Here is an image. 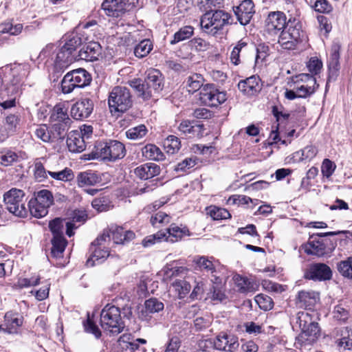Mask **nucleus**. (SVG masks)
I'll use <instances>...</instances> for the list:
<instances>
[{
	"mask_svg": "<svg viewBox=\"0 0 352 352\" xmlns=\"http://www.w3.org/2000/svg\"><path fill=\"white\" fill-rule=\"evenodd\" d=\"M153 48V45L149 39H144L136 45L134 50V54L138 58H143L147 56Z\"/></svg>",
	"mask_w": 352,
	"mask_h": 352,
	"instance_id": "obj_42",
	"label": "nucleus"
},
{
	"mask_svg": "<svg viewBox=\"0 0 352 352\" xmlns=\"http://www.w3.org/2000/svg\"><path fill=\"white\" fill-rule=\"evenodd\" d=\"M44 206L49 208L54 201V198L52 192L48 190H41L38 191L34 199Z\"/></svg>",
	"mask_w": 352,
	"mask_h": 352,
	"instance_id": "obj_46",
	"label": "nucleus"
},
{
	"mask_svg": "<svg viewBox=\"0 0 352 352\" xmlns=\"http://www.w3.org/2000/svg\"><path fill=\"white\" fill-rule=\"evenodd\" d=\"M28 206L30 214L36 218L45 217L48 212L49 208L39 204L34 199L30 200Z\"/></svg>",
	"mask_w": 352,
	"mask_h": 352,
	"instance_id": "obj_40",
	"label": "nucleus"
},
{
	"mask_svg": "<svg viewBox=\"0 0 352 352\" xmlns=\"http://www.w3.org/2000/svg\"><path fill=\"white\" fill-rule=\"evenodd\" d=\"M331 277V268L320 263L311 264L304 273V278L308 280L322 281L330 280Z\"/></svg>",
	"mask_w": 352,
	"mask_h": 352,
	"instance_id": "obj_17",
	"label": "nucleus"
},
{
	"mask_svg": "<svg viewBox=\"0 0 352 352\" xmlns=\"http://www.w3.org/2000/svg\"><path fill=\"white\" fill-rule=\"evenodd\" d=\"M214 278V283L216 284L215 286L212 287V290L211 291V296L210 298L213 300L222 301L226 298V295L221 290V287L219 283H221V279L219 277H217L214 275H212ZM213 281V280H212Z\"/></svg>",
	"mask_w": 352,
	"mask_h": 352,
	"instance_id": "obj_55",
	"label": "nucleus"
},
{
	"mask_svg": "<svg viewBox=\"0 0 352 352\" xmlns=\"http://www.w3.org/2000/svg\"><path fill=\"white\" fill-rule=\"evenodd\" d=\"M190 234L186 226H177L175 223H172L166 232L160 231L146 237L142 241V245L144 247H148L162 240L174 243L182 240L184 236H190Z\"/></svg>",
	"mask_w": 352,
	"mask_h": 352,
	"instance_id": "obj_5",
	"label": "nucleus"
},
{
	"mask_svg": "<svg viewBox=\"0 0 352 352\" xmlns=\"http://www.w3.org/2000/svg\"><path fill=\"white\" fill-rule=\"evenodd\" d=\"M178 129L181 133L185 135H190V136H199L202 131L203 125L192 124V122L188 120H184L180 123Z\"/></svg>",
	"mask_w": 352,
	"mask_h": 352,
	"instance_id": "obj_36",
	"label": "nucleus"
},
{
	"mask_svg": "<svg viewBox=\"0 0 352 352\" xmlns=\"http://www.w3.org/2000/svg\"><path fill=\"white\" fill-rule=\"evenodd\" d=\"M130 86L136 91L137 96L144 100H148L153 95V91L159 92L164 87L162 73L155 69H150L146 72V77L143 81L138 78L129 82Z\"/></svg>",
	"mask_w": 352,
	"mask_h": 352,
	"instance_id": "obj_3",
	"label": "nucleus"
},
{
	"mask_svg": "<svg viewBox=\"0 0 352 352\" xmlns=\"http://www.w3.org/2000/svg\"><path fill=\"white\" fill-rule=\"evenodd\" d=\"M318 88L307 86V85H299V83L295 84L294 89L298 94V96L300 98H307L312 95Z\"/></svg>",
	"mask_w": 352,
	"mask_h": 352,
	"instance_id": "obj_61",
	"label": "nucleus"
},
{
	"mask_svg": "<svg viewBox=\"0 0 352 352\" xmlns=\"http://www.w3.org/2000/svg\"><path fill=\"white\" fill-rule=\"evenodd\" d=\"M17 155L12 151L0 153V164L4 166L11 165L14 162L16 161Z\"/></svg>",
	"mask_w": 352,
	"mask_h": 352,
	"instance_id": "obj_63",
	"label": "nucleus"
},
{
	"mask_svg": "<svg viewBox=\"0 0 352 352\" xmlns=\"http://www.w3.org/2000/svg\"><path fill=\"white\" fill-rule=\"evenodd\" d=\"M49 228L53 234L54 237L63 236L64 221L60 218H56L49 223Z\"/></svg>",
	"mask_w": 352,
	"mask_h": 352,
	"instance_id": "obj_54",
	"label": "nucleus"
},
{
	"mask_svg": "<svg viewBox=\"0 0 352 352\" xmlns=\"http://www.w3.org/2000/svg\"><path fill=\"white\" fill-rule=\"evenodd\" d=\"M238 88L244 95L252 96L257 94L262 89L258 76H252L238 83Z\"/></svg>",
	"mask_w": 352,
	"mask_h": 352,
	"instance_id": "obj_22",
	"label": "nucleus"
},
{
	"mask_svg": "<svg viewBox=\"0 0 352 352\" xmlns=\"http://www.w3.org/2000/svg\"><path fill=\"white\" fill-rule=\"evenodd\" d=\"M143 155L148 159L155 161H162L164 155L161 150L154 144H148L142 149Z\"/></svg>",
	"mask_w": 352,
	"mask_h": 352,
	"instance_id": "obj_39",
	"label": "nucleus"
},
{
	"mask_svg": "<svg viewBox=\"0 0 352 352\" xmlns=\"http://www.w3.org/2000/svg\"><path fill=\"white\" fill-rule=\"evenodd\" d=\"M172 286L175 291L177 293L179 298H183L189 293L191 289L190 285L184 280H175Z\"/></svg>",
	"mask_w": 352,
	"mask_h": 352,
	"instance_id": "obj_45",
	"label": "nucleus"
},
{
	"mask_svg": "<svg viewBox=\"0 0 352 352\" xmlns=\"http://www.w3.org/2000/svg\"><path fill=\"white\" fill-rule=\"evenodd\" d=\"M287 25L286 15L280 11L270 12L265 19V32L272 36L278 35Z\"/></svg>",
	"mask_w": 352,
	"mask_h": 352,
	"instance_id": "obj_15",
	"label": "nucleus"
},
{
	"mask_svg": "<svg viewBox=\"0 0 352 352\" xmlns=\"http://www.w3.org/2000/svg\"><path fill=\"white\" fill-rule=\"evenodd\" d=\"M318 294L313 291H300L298 294L296 305L299 307L311 309L318 300Z\"/></svg>",
	"mask_w": 352,
	"mask_h": 352,
	"instance_id": "obj_29",
	"label": "nucleus"
},
{
	"mask_svg": "<svg viewBox=\"0 0 352 352\" xmlns=\"http://www.w3.org/2000/svg\"><path fill=\"white\" fill-rule=\"evenodd\" d=\"M118 342L120 345L126 351V352H134L135 351H139V352H146V349L144 348H140V345L135 342V340L133 342L130 341V335H122L120 337Z\"/></svg>",
	"mask_w": 352,
	"mask_h": 352,
	"instance_id": "obj_37",
	"label": "nucleus"
},
{
	"mask_svg": "<svg viewBox=\"0 0 352 352\" xmlns=\"http://www.w3.org/2000/svg\"><path fill=\"white\" fill-rule=\"evenodd\" d=\"M91 206L98 212H105L113 207V205L107 197L95 198L91 202Z\"/></svg>",
	"mask_w": 352,
	"mask_h": 352,
	"instance_id": "obj_44",
	"label": "nucleus"
},
{
	"mask_svg": "<svg viewBox=\"0 0 352 352\" xmlns=\"http://www.w3.org/2000/svg\"><path fill=\"white\" fill-rule=\"evenodd\" d=\"M108 103L111 112L126 111L133 104L129 89L125 87H115L109 93Z\"/></svg>",
	"mask_w": 352,
	"mask_h": 352,
	"instance_id": "obj_8",
	"label": "nucleus"
},
{
	"mask_svg": "<svg viewBox=\"0 0 352 352\" xmlns=\"http://www.w3.org/2000/svg\"><path fill=\"white\" fill-rule=\"evenodd\" d=\"M278 34V43L283 49H294L300 40L301 25L298 19L289 17L287 27Z\"/></svg>",
	"mask_w": 352,
	"mask_h": 352,
	"instance_id": "obj_7",
	"label": "nucleus"
},
{
	"mask_svg": "<svg viewBox=\"0 0 352 352\" xmlns=\"http://www.w3.org/2000/svg\"><path fill=\"white\" fill-rule=\"evenodd\" d=\"M146 312L148 314L157 313L164 309V304L156 298H150L144 302Z\"/></svg>",
	"mask_w": 352,
	"mask_h": 352,
	"instance_id": "obj_50",
	"label": "nucleus"
},
{
	"mask_svg": "<svg viewBox=\"0 0 352 352\" xmlns=\"http://www.w3.org/2000/svg\"><path fill=\"white\" fill-rule=\"evenodd\" d=\"M170 219L168 214L160 211L151 217L150 222L153 226L160 228L170 223Z\"/></svg>",
	"mask_w": 352,
	"mask_h": 352,
	"instance_id": "obj_47",
	"label": "nucleus"
},
{
	"mask_svg": "<svg viewBox=\"0 0 352 352\" xmlns=\"http://www.w3.org/2000/svg\"><path fill=\"white\" fill-rule=\"evenodd\" d=\"M101 54V46L98 42H89L79 51L81 59L94 61L98 59Z\"/></svg>",
	"mask_w": 352,
	"mask_h": 352,
	"instance_id": "obj_26",
	"label": "nucleus"
},
{
	"mask_svg": "<svg viewBox=\"0 0 352 352\" xmlns=\"http://www.w3.org/2000/svg\"><path fill=\"white\" fill-rule=\"evenodd\" d=\"M208 214L214 220L226 219L230 217V214L227 210L216 206H210L208 208Z\"/></svg>",
	"mask_w": 352,
	"mask_h": 352,
	"instance_id": "obj_52",
	"label": "nucleus"
},
{
	"mask_svg": "<svg viewBox=\"0 0 352 352\" xmlns=\"http://www.w3.org/2000/svg\"><path fill=\"white\" fill-rule=\"evenodd\" d=\"M50 122L52 129L58 131L59 134H62L64 137L66 135L72 120L63 104L59 103L54 107L51 111Z\"/></svg>",
	"mask_w": 352,
	"mask_h": 352,
	"instance_id": "obj_13",
	"label": "nucleus"
},
{
	"mask_svg": "<svg viewBox=\"0 0 352 352\" xmlns=\"http://www.w3.org/2000/svg\"><path fill=\"white\" fill-rule=\"evenodd\" d=\"M204 78L199 74H192L186 78V89L189 93L194 94L204 86Z\"/></svg>",
	"mask_w": 352,
	"mask_h": 352,
	"instance_id": "obj_33",
	"label": "nucleus"
},
{
	"mask_svg": "<svg viewBox=\"0 0 352 352\" xmlns=\"http://www.w3.org/2000/svg\"><path fill=\"white\" fill-rule=\"evenodd\" d=\"M52 248L51 254L55 258H60L63 256V252L65 251L67 245V241L64 236L53 237L52 240Z\"/></svg>",
	"mask_w": 352,
	"mask_h": 352,
	"instance_id": "obj_38",
	"label": "nucleus"
},
{
	"mask_svg": "<svg viewBox=\"0 0 352 352\" xmlns=\"http://www.w3.org/2000/svg\"><path fill=\"white\" fill-rule=\"evenodd\" d=\"M34 135L44 142H54L65 138L54 129H49L46 124L38 126L34 131Z\"/></svg>",
	"mask_w": 352,
	"mask_h": 352,
	"instance_id": "obj_24",
	"label": "nucleus"
},
{
	"mask_svg": "<svg viewBox=\"0 0 352 352\" xmlns=\"http://www.w3.org/2000/svg\"><path fill=\"white\" fill-rule=\"evenodd\" d=\"M48 175L52 178L61 182H70L74 178V175L72 169L65 168L62 170L54 172L49 171Z\"/></svg>",
	"mask_w": 352,
	"mask_h": 352,
	"instance_id": "obj_43",
	"label": "nucleus"
},
{
	"mask_svg": "<svg viewBox=\"0 0 352 352\" xmlns=\"http://www.w3.org/2000/svg\"><path fill=\"white\" fill-rule=\"evenodd\" d=\"M160 166L154 163H146L134 169V174L141 179H148L160 174Z\"/></svg>",
	"mask_w": 352,
	"mask_h": 352,
	"instance_id": "obj_25",
	"label": "nucleus"
},
{
	"mask_svg": "<svg viewBox=\"0 0 352 352\" xmlns=\"http://www.w3.org/2000/svg\"><path fill=\"white\" fill-rule=\"evenodd\" d=\"M24 196V192L17 188H12L4 194V202L10 213L19 217L27 216L28 210L25 206Z\"/></svg>",
	"mask_w": 352,
	"mask_h": 352,
	"instance_id": "obj_12",
	"label": "nucleus"
},
{
	"mask_svg": "<svg viewBox=\"0 0 352 352\" xmlns=\"http://www.w3.org/2000/svg\"><path fill=\"white\" fill-rule=\"evenodd\" d=\"M216 349L226 352H234L239 346L238 338L225 333H219L214 340Z\"/></svg>",
	"mask_w": 352,
	"mask_h": 352,
	"instance_id": "obj_20",
	"label": "nucleus"
},
{
	"mask_svg": "<svg viewBox=\"0 0 352 352\" xmlns=\"http://www.w3.org/2000/svg\"><path fill=\"white\" fill-rule=\"evenodd\" d=\"M164 146L167 153L173 154L180 148V141L177 137L169 135L164 140Z\"/></svg>",
	"mask_w": 352,
	"mask_h": 352,
	"instance_id": "obj_49",
	"label": "nucleus"
},
{
	"mask_svg": "<svg viewBox=\"0 0 352 352\" xmlns=\"http://www.w3.org/2000/svg\"><path fill=\"white\" fill-rule=\"evenodd\" d=\"M109 244L99 245L96 243V240L91 243V250L92 251L91 257L87 260V265L93 266L96 264L102 263L109 256L108 247Z\"/></svg>",
	"mask_w": 352,
	"mask_h": 352,
	"instance_id": "obj_23",
	"label": "nucleus"
},
{
	"mask_svg": "<svg viewBox=\"0 0 352 352\" xmlns=\"http://www.w3.org/2000/svg\"><path fill=\"white\" fill-rule=\"evenodd\" d=\"M305 252L307 254L321 256L326 253V245L322 241L317 239L314 235H312L305 245Z\"/></svg>",
	"mask_w": 352,
	"mask_h": 352,
	"instance_id": "obj_30",
	"label": "nucleus"
},
{
	"mask_svg": "<svg viewBox=\"0 0 352 352\" xmlns=\"http://www.w3.org/2000/svg\"><path fill=\"white\" fill-rule=\"evenodd\" d=\"M77 184L79 187L94 186L100 182L98 174L92 171L80 172L76 177Z\"/></svg>",
	"mask_w": 352,
	"mask_h": 352,
	"instance_id": "obj_32",
	"label": "nucleus"
},
{
	"mask_svg": "<svg viewBox=\"0 0 352 352\" xmlns=\"http://www.w3.org/2000/svg\"><path fill=\"white\" fill-rule=\"evenodd\" d=\"M80 45L81 38L76 35L68 39L58 50L53 44L47 45L41 52L40 56H50L56 69L62 70L75 60L73 53Z\"/></svg>",
	"mask_w": 352,
	"mask_h": 352,
	"instance_id": "obj_1",
	"label": "nucleus"
},
{
	"mask_svg": "<svg viewBox=\"0 0 352 352\" xmlns=\"http://www.w3.org/2000/svg\"><path fill=\"white\" fill-rule=\"evenodd\" d=\"M126 154L124 144L117 140L99 142L91 152L92 158L115 161L122 159Z\"/></svg>",
	"mask_w": 352,
	"mask_h": 352,
	"instance_id": "obj_4",
	"label": "nucleus"
},
{
	"mask_svg": "<svg viewBox=\"0 0 352 352\" xmlns=\"http://www.w3.org/2000/svg\"><path fill=\"white\" fill-rule=\"evenodd\" d=\"M226 100V93L219 91L213 84L205 85L199 92V100L208 106L217 107Z\"/></svg>",
	"mask_w": 352,
	"mask_h": 352,
	"instance_id": "obj_14",
	"label": "nucleus"
},
{
	"mask_svg": "<svg viewBox=\"0 0 352 352\" xmlns=\"http://www.w3.org/2000/svg\"><path fill=\"white\" fill-rule=\"evenodd\" d=\"M234 280L241 292H248L253 291V285H251L248 278L240 275H236L234 276Z\"/></svg>",
	"mask_w": 352,
	"mask_h": 352,
	"instance_id": "obj_57",
	"label": "nucleus"
},
{
	"mask_svg": "<svg viewBox=\"0 0 352 352\" xmlns=\"http://www.w3.org/2000/svg\"><path fill=\"white\" fill-rule=\"evenodd\" d=\"M121 0H104L102 8L106 14L110 16L119 17L126 12Z\"/></svg>",
	"mask_w": 352,
	"mask_h": 352,
	"instance_id": "obj_28",
	"label": "nucleus"
},
{
	"mask_svg": "<svg viewBox=\"0 0 352 352\" xmlns=\"http://www.w3.org/2000/svg\"><path fill=\"white\" fill-rule=\"evenodd\" d=\"M67 145L69 151L72 153H80L86 148L84 137L78 131H72L69 134Z\"/></svg>",
	"mask_w": 352,
	"mask_h": 352,
	"instance_id": "obj_27",
	"label": "nucleus"
},
{
	"mask_svg": "<svg viewBox=\"0 0 352 352\" xmlns=\"http://www.w3.org/2000/svg\"><path fill=\"white\" fill-rule=\"evenodd\" d=\"M337 268L342 276L352 280V256L340 261L338 263Z\"/></svg>",
	"mask_w": 352,
	"mask_h": 352,
	"instance_id": "obj_41",
	"label": "nucleus"
},
{
	"mask_svg": "<svg viewBox=\"0 0 352 352\" xmlns=\"http://www.w3.org/2000/svg\"><path fill=\"white\" fill-rule=\"evenodd\" d=\"M47 170H45L43 164L38 160H36L34 164V176L36 181H44L48 174Z\"/></svg>",
	"mask_w": 352,
	"mask_h": 352,
	"instance_id": "obj_58",
	"label": "nucleus"
},
{
	"mask_svg": "<svg viewBox=\"0 0 352 352\" xmlns=\"http://www.w3.org/2000/svg\"><path fill=\"white\" fill-rule=\"evenodd\" d=\"M340 46L333 44L331 49V54L329 60V67L340 69Z\"/></svg>",
	"mask_w": 352,
	"mask_h": 352,
	"instance_id": "obj_56",
	"label": "nucleus"
},
{
	"mask_svg": "<svg viewBox=\"0 0 352 352\" xmlns=\"http://www.w3.org/2000/svg\"><path fill=\"white\" fill-rule=\"evenodd\" d=\"M188 44L191 49L199 52L206 51L210 47V44L201 38H194L188 42Z\"/></svg>",
	"mask_w": 352,
	"mask_h": 352,
	"instance_id": "obj_60",
	"label": "nucleus"
},
{
	"mask_svg": "<svg viewBox=\"0 0 352 352\" xmlns=\"http://www.w3.org/2000/svg\"><path fill=\"white\" fill-rule=\"evenodd\" d=\"M28 65L14 64L10 68V82L12 86V93H18L23 83L24 79L28 74Z\"/></svg>",
	"mask_w": 352,
	"mask_h": 352,
	"instance_id": "obj_18",
	"label": "nucleus"
},
{
	"mask_svg": "<svg viewBox=\"0 0 352 352\" xmlns=\"http://www.w3.org/2000/svg\"><path fill=\"white\" fill-rule=\"evenodd\" d=\"M94 109V103L89 98H83L74 103L71 108V115L76 120L87 118Z\"/></svg>",
	"mask_w": 352,
	"mask_h": 352,
	"instance_id": "obj_21",
	"label": "nucleus"
},
{
	"mask_svg": "<svg viewBox=\"0 0 352 352\" xmlns=\"http://www.w3.org/2000/svg\"><path fill=\"white\" fill-rule=\"evenodd\" d=\"M318 150L316 146L313 145L307 146L303 149H302L300 152H296L294 153V157L300 155L299 160H311L313 159L317 154Z\"/></svg>",
	"mask_w": 352,
	"mask_h": 352,
	"instance_id": "obj_53",
	"label": "nucleus"
},
{
	"mask_svg": "<svg viewBox=\"0 0 352 352\" xmlns=\"http://www.w3.org/2000/svg\"><path fill=\"white\" fill-rule=\"evenodd\" d=\"M23 321V316L21 314L8 311L5 314L3 322L0 324V331L9 334L18 333Z\"/></svg>",
	"mask_w": 352,
	"mask_h": 352,
	"instance_id": "obj_16",
	"label": "nucleus"
},
{
	"mask_svg": "<svg viewBox=\"0 0 352 352\" xmlns=\"http://www.w3.org/2000/svg\"><path fill=\"white\" fill-rule=\"evenodd\" d=\"M295 319L296 323L301 329V333L296 337L294 345L301 351H309L320 336L318 323L314 321L313 316L307 311H299Z\"/></svg>",
	"mask_w": 352,
	"mask_h": 352,
	"instance_id": "obj_2",
	"label": "nucleus"
},
{
	"mask_svg": "<svg viewBox=\"0 0 352 352\" xmlns=\"http://www.w3.org/2000/svg\"><path fill=\"white\" fill-rule=\"evenodd\" d=\"M194 34V28L190 25H186L177 31L172 40L170 41V45H175L179 42L190 38Z\"/></svg>",
	"mask_w": 352,
	"mask_h": 352,
	"instance_id": "obj_35",
	"label": "nucleus"
},
{
	"mask_svg": "<svg viewBox=\"0 0 352 352\" xmlns=\"http://www.w3.org/2000/svg\"><path fill=\"white\" fill-rule=\"evenodd\" d=\"M212 259L213 258H208L204 256H197L193 258V263L196 265L197 270L213 274L216 272V270Z\"/></svg>",
	"mask_w": 352,
	"mask_h": 352,
	"instance_id": "obj_34",
	"label": "nucleus"
},
{
	"mask_svg": "<svg viewBox=\"0 0 352 352\" xmlns=\"http://www.w3.org/2000/svg\"><path fill=\"white\" fill-rule=\"evenodd\" d=\"M223 0H198L201 10L210 12H212L213 9L220 7L223 4Z\"/></svg>",
	"mask_w": 352,
	"mask_h": 352,
	"instance_id": "obj_59",
	"label": "nucleus"
},
{
	"mask_svg": "<svg viewBox=\"0 0 352 352\" xmlns=\"http://www.w3.org/2000/svg\"><path fill=\"white\" fill-rule=\"evenodd\" d=\"M90 74L84 69H78L68 72L61 81V89L64 94L71 93L75 88L84 87L91 82Z\"/></svg>",
	"mask_w": 352,
	"mask_h": 352,
	"instance_id": "obj_10",
	"label": "nucleus"
},
{
	"mask_svg": "<svg viewBox=\"0 0 352 352\" xmlns=\"http://www.w3.org/2000/svg\"><path fill=\"white\" fill-rule=\"evenodd\" d=\"M334 334L338 338L336 342L340 349L343 350H352V338L350 337L348 328H336Z\"/></svg>",
	"mask_w": 352,
	"mask_h": 352,
	"instance_id": "obj_31",
	"label": "nucleus"
},
{
	"mask_svg": "<svg viewBox=\"0 0 352 352\" xmlns=\"http://www.w3.org/2000/svg\"><path fill=\"white\" fill-rule=\"evenodd\" d=\"M135 238V233L131 230H124L122 227L111 226L108 230L103 231L102 234L96 239L99 245L109 244L112 239L115 244H125Z\"/></svg>",
	"mask_w": 352,
	"mask_h": 352,
	"instance_id": "obj_11",
	"label": "nucleus"
},
{
	"mask_svg": "<svg viewBox=\"0 0 352 352\" xmlns=\"http://www.w3.org/2000/svg\"><path fill=\"white\" fill-rule=\"evenodd\" d=\"M295 84L299 83V85H307L312 87L318 88L319 85L316 82V79L313 75L309 74H300L296 76Z\"/></svg>",
	"mask_w": 352,
	"mask_h": 352,
	"instance_id": "obj_51",
	"label": "nucleus"
},
{
	"mask_svg": "<svg viewBox=\"0 0 352 352\" xmlns=\"http://www.w3.org/2000/svg\"><path fill=\"white\" fill-rule=\"evenodd\" d=\"M100 325L105 331H109L113 334L121 333L124 328L120 311L114 305H107L100 313Z\"/></svg>",
	"mask_w": 352,
	"mask_h": 352,
	"instance_id": "obj_6",
	"label": "nucleus"
},
{
	"mask_svg": "<svg viewBox=\"0 0 352 352\" xmlns=\"http://www.w3.org/2000/svg\"><path fill=\"white\" fill-rule=\"evenodd\" d=\"M201 16L200 24L201 28L208 34L214 35L218 30L229 23L230 15L221 10H217L213 13L205 11Z\"/></svg>",
	"mask_w": 352,
	"mask_h": 352,
	"instance_id": "obj_9",
	"label": "nucleus"
},
{
	"mask_svg": "<svg viewBox=\"0 0 352 352\" xmlns=\"http://www.w3.org/2000/svg\"><path fill=\"white\" fill-rule=\"evenodd\" d=\"M336 168V166L332 161L329 159H325L322 162L321 171L324 177L329 178L333 175Z\"/></svg>",
	"mask_w": 352,
	"mask_h": 352,
	"instance_id": "obj_64",
	"label": "nucleus"
},
{
	"mask_svg": "<svg viewBox=\"0 0 352 352\" xmlns=\"http://www.w3.org/2000/svg\"><path fill=\"white\" fill-rule=\"evenodd\" d=\"M233 10L239 22L245 25L250 23L255 13L254 4L252 0H243L239 5L234 6Z\"/></svg>",
	"mask_w": 352,
	"mask_h": 352,
	"instance_id": "obj_19",
	"label": "nucleus"
},
{
	"mask_svg": "<svg viewBox=\"0 0 352 352\" xmlns=\"http://www.w3.org/2000/svg\"><path fill=\"white\" fill-rule=\"evenodd\" d=\"M146 133L147 129L146 126L143 124H141L138 126L129 129L126 132V135L129 139L137 140L144 137Z\"/></svg>",
	"mask_w": 352,
	"mask_h": 352,
	"instance_id": "obj_48",
	"label": "nucleus"
},
{
	"mask_svg": "<svg viewBox=\"0 0 352 352\" xmlns=\"http://www.w3.org/2000/svg\"><path fill=\"white\" fill-rule=\"evenodd\" d=\"M333 314L334 319L340 322H345L349 317V311L340 305L334 307Z\"/></svg>",
	"mask_w": 352,
	"mask_h": 352,
	"instance_id": "obj_62",
	"label": "nucleus"
}]
</instances>
